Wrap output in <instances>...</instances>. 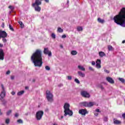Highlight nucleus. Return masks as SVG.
I'll use <instances>...</instances> for the list:
<instances>
[{"instance_id": "f257e3e1", "label": "nucleus", "mask_w": 125, "mask_h": 125, "mask_svg": "<svg viewBox=\"0 0 125 125\" xmlns=\"http://www.w3.org/2000/svg\"><path fill=\"white\" fill-rule=\"evenodd\" d=\"M32 62L35 67H41L42 66V54L40 49H37L31 57Z\"/></svg>"}, {"instance_id": "f03ea898", "label": "nucleus", "mask_w": 125, "mask_h": 125, "mask_svg": "<svg viewBox=\"0 0 125 125\" xmlns=\"http://www.w3.org/2000/svg\"><path fill=\"white\" fill-rule=\"evenodd\" d=\"M113 20L117 25L125 28V8L121 9L119 14L114 17Z\"/></svg>"}, {"instance_id": "7ed1b4c3", "label": "nucleus", "mask_w": 125, "mask_h": 125, "mask_svg": "<svg viewBox=\"0 0 125 125\" xmlns=\"http://www.w3.org/2000/svg\"><path fill=\"white\" fill-rule=\"evenodd\" d=\"M64 110V117H66L67 116H73V111L70 110V104H65L63 106Z\"/></svg>"}, {"instance_id": "20e7f679", "label": "nucleus", "mask_w": 125, "mask_h": 125, "mask_svg": "<svg viewBox=\"0 0 125 125\" xmlns=\"http://www.w3.org/2000/svg\"><path fill=\"white\" fill-rule=\"evenodd\" d=\"M94 105H95V102H83L79 103L80 107H92Z\"/></svg>"}, {"instance_id": "39448f33", "label": "nucleus", "mask_w": 125, "mask_h": 125, "mask_svg": "<svg viewBox=\"0 0 125 125\" xmlns=\"http://www.w3.org/2000/svg\"><path fill=\"white\" fill-rule=\"evenodd\" d=\"M46 97L49 102H53V95L50 91L47 90L46 91Z\"/></svg>"}, {"instance_id": "423d86ee", "label": "nucleus", "mask_w": 125, "mask_h": 125, "mask_svg": "<svg viewBox=\"0 0 125 125\" xmlns=\"http://www.w3.org/2000/svg\"><path fill=\"white\" fill-rule=\"evenodd\" d=\"M42 116H43V111H38L36 114V120H37V121H41V120H42Z\"/></svg>"}, {"instance_id": "0eeeda50", "label": "nucleus", "mask_w": 125, "mask_h": 125, "mask_svg": "<svg viewBox=\"0 0 125 125\" xmlns=\"http://www.w3.org/2000/svg\"><path fill=\"white\" fill-rule=\"evenodd\" d=\"M1 87L2 89V91L1 92L0 96V98L1 99H3L5 97V95L6 94V93L5 92V88H4V86H3V84H1Z\"/></svg>"}, {"instance_id": "6e6552de", "label": "nucleus", "mask_w": 125, "mask_h": 125, "mask_svg": "<svg viewBox=\"0 0 125 125\" xmlns=\"http://www.w3.org/2000/svg\"><path fill=\"white\" fill-rule=\"evenodd\" d=\"M43 53L46 55H48L49 57H51V56H52V53H51V51L48 49V48H44Z\"/></svg>"}, {"instance_id": "1a4fd4ad", "label": "nucleus", "mask_w": 125, "mask_h": 125, "mask_svg": "<svg viewBox=\"0 0 125 125\" xmlns=\"http://www.w3.org/2000/svg\"><path fill=\"white\" fill-rule=\"evenodd\" d=\"M82 96L84 97L85 98H89L90 97V95L87 92L85 91H82L81 93Z\"/></svg>"}, {"instance_id": "9d476101", "label": "nucleus", "mask_w": 125, "mask_h": 125, "mask_svg": "<svg viewBox=\"0 0 125 125\" xmlns=\"http://www.w3.org/2000/svg\"><path fill=\"white\" fill-rule=\"evenodd\" d=\"M4 55L3 49H0V61H3L4 60Z\"/></svg>"}, {"instance_id": "9b49d317", "label": "nucleus", "mask_w": 125, "mask_h": 125, "mask_svg": "<svg viewBox=\"0 0 125 125\" xmlns=\"http://www.w3.org/2000/svg\"><path fill=\"white\" fill-rule=\"evenodd\" d=\"M6 37H7V33L4 31L0 30V39Z\"/></svg>"}, {"instance_id": "f8f14e48", "label": "nucleus", "mask_w": 125, "mask_h": 125, "mask_svg": "<svg viewBox=\"0 0 125 125\" xmlns=\"http://www.w3.org/2000/svg\"><path fill=\"white\" fill-rule=\"evenodd\" d=\"M79 114H81V115L85 116V114H87L88 112H87V110H86V109H81L79 110Z\"/></svg>"}, {"instance_id": "ddd939ff", "label": "nucleus", "mask_w": 125, "mask_h": 125, "mask_svg": "<svg viewBox=\"0 0 125 125\" xmlns=\"http://www.w3.org/2000/svg\"><path fill=\"white\" fill-rule=\"evenodd\" d=\"M96 67L97 69H100L101 68V60L98 59L96 62Z\"/></svg>"}, {"instance_id": "4468645a", "label": "nucleus", "mask_w": 125, "mask_h": 125, "mask_svg": "<svg viewBox=\"0 0 125 125\" xmlns=\"http://www.w3.org/2000/svg\"><path fill=\"white\" fill-rule=\"evenodd\" d=\"M42 4V1H41L40 0H35V3H33L32 4V6L33 7H35V6H39V5H41Z\"/></svg>"}, {"instance_id": "2eb2a0df", "label": "nucleus", "mask_w": 125, "mask_h": 125, "mask_svg": "<svg viewBox=\"0 0 125 125\" xmlns=\"http://www.w3.org/2000/svg\"><path fill=\"white\" fill-rule=\"evenodd\" d=\"M106 80L109 83H111L113 84V83H115V81H114V80L110 77H106Z\"/></svg>"}, {"instance_id": "dca6fc26", "label": "nucleus", "mask_w": 125, "mask_h": 125, "mask_svg": "<svg viewBox=\"0 0 125 125\" xmlns=\"http://www.w3.org/2000/svg\"><path fill=\"white\" fill-rule=\"evenodd\" d=\"M78 74L79 77H81V78H84L85 77V74L82 71H78Z\"/></svg>"}, {"instance_id": "f3484780", "label": "nucleus", "mask_w": 125, "mask_h": 125, "mask_svg": "<svg viewBox=\"0 0 125 125\" xmlns=\"http://www.w3.org/2000/svg\"><path fill=\"white\" fill-rule=\"evenodd\" d=\"M78 68L79 70H80L81 71H83V72H84V71H85V68L81 65H78Z\"/></svg>"}, {"instance_id": "a211bd4d", "label": "nucleus", "mask_w": 125, "mask_h": 125, "mask_svg": "<svg viewBox=\"0 0 125 125\" xmlns=\"http://www.w3.org/2000/svg\"><path fill=\"white\" fill-rule=\"evenodd\" d=\"M99 55L100 57H104V56H106V54L104 52L101 51L99 52Z\"/></svg>"}, {"instance_id": "6ab92c4d", "label": "nucleus", "mask_w": 125, "mask_h": 125, "mask_svg": "<svg viewBox=\"0 0 125 125\" xmlns=\"http://www.w3.org/2000/svg\"><path fill=\"white\" fill-rule=\"evenodd\" d=\"M98 22H99V23H101V24H104V23H105V20L99 18H98Z\"/></svg>"}, {"instance_id": "aec40b11", "label": "nucleus", "mask_w": 125, "mask_h": 125, "mask_svg": "<svg viewBox=\"0 0 125 125\" xmlns=\"http://www.w3.org/2000/svg\"><path fill=\"white\" fill-rule=\"evenodd\" d=\"M34 8L35 11H38V12H40V11H41V10H42L41 7L39 6H36V7L34 6Z\"/></svg>"}, {"instance_id": "412c9836", "label": "nucleus", "mask_w": 125, "mask_h": 125, "mask_svg": "<svg viewBox=\"0 0 125 125\" xmlns=\"http://www.w3.org/2000/svg\"><path fill=\"white\" fill-rule=\"evenodd\" d=\"M24 92H25V91H24V90L18 92L17 93V96H21V95H23V94H24Z\"/></svg>"}, {"instance_id": "4be33fe9", "label": "nucleus", "mask_w": 125, "mask_h": 125, "mask_svg": "<svg viewBox=\"0 0 125 125\" xmlns=\"http://www.w3.org/2000/svg\"><path fill=\"white\" fill-rule=\"evenodd\" d=\"M113 121H114L113 123L114 125H120V124H121V121L119 120H117L114 119Z\"/></svg>"}, {"instance_id": "5701e85b", "label": "nucleus", "mask_w": 125, "mask_h": 125, "mask_svg": "<svg viewBox=\"0 0 125 125\" xmlns=\"http://www.w3.org/2000/svg\"><path fill=\"white\" fill-rule=\"evenodd\" d=\"M0 100L1 101V102H2V104L4 106H5L6 105V103H7V102H6V101H5L3 99H0Z\"/></svg>"}, {"instance_id": "b1692460", "label": "nucleus", "mask_w": 125, "mask_h": 125, "mask_svg": "<svg viewBox=\"0 0 125 125\" xmlns=\"http://www.w3.org/2000/svg\"><path fill=\"white\" fill-rule=\"evenodd\" d=\"M8 8L11 9V11H10V13H11V12H12V11L14 10V6L10 5L9 6Z\"/></svg>"}, {"instance_id": "393cba45", "label": "nucleus", "mask_w": 125, "mask_h": 125, "mask_svg": "<svg viewBox=\"0 0 125 125\" xmlns=\"http://www.w3.org/2000/svg\"><path fill=\"white\" fill-rule=\"evenodd\" d=\"M77 30L78 32H81L83 30V28L82 26H78Z\"/></svg>"}, {"instance_id": "a878e982", "label": "nucleus", "mask_w": 125, "mask_h": 125, "mask_svg": "<svg viewBox=\"0 0 125 125\" xmlns=\"http://www.w3.org/2000/svg\"><path fill=\"white\" fill-rule=\"evenodd\" d=\"M71 55H77L78 54V52L75 50H72L71 51Z\"/></svg>"}, {"instance_id": "bb28decb", "label": "nucleus", "mask_w": 125, "mask_h": 125, "mask_svg": "<svg viewBox=\"0 0 125 125\" xmlns=\"http://www.w3.org/2000/svg\"><path fill=\"white\" fill-rule=\"evenodd\" d=\"M118 80H119V81H120V82H121V83H125V79L119 78H118Z\"/></svg>"}, {"instance_id": "cd10ccee", "label": "nucleus", "mask_w": 125, "mask_h": 125, "mask_svg": "<svg viewBox=\"0 0 125 125\" xmlns=\"http://www.w3.org/2000/svg\"><path fill=\"white\" fill-rule=\"evenodd\" d=\"M58 32H59V33H63V29L61 27H59L58 28Z\"/></svg>"}, {"instance_id": "c85d7f7f", "label": "nucleus", "mask_w": 125, "mask_h": 125, "mask_svg": "<svg viewBox=\"0 0 125 125\" xmlns=\"http://www.w3.org/2000/svg\"><path fill=\"white\" fill-rule=\"evenodd\" d=\"M2 41L4 43H6L7 42V40L5 38H2Z\"/></svg>"}, {"instance_id": "c756f323", "label": "nucleus", "mask_w": 125, "mask_h": 125, "mask_svg": "<svg viewBox=\"0 0 125 125\" xmlns=\"http://www.w3.org/2000/svg\"><path fill=\"white\" fill-rule=\"evenodd\" d=\"M108 50H109V51H111L113 50V47L111 45H108Z\"/></svg>"}, {"instance_id": "7c9ffc66", "label": "nucleus", "mask_w": 125, "mask_h": 125, "mask_svg": "<svg viewBox=\"0 0 125 125\" xmlns=\"http://www.w3.org/2000/svg\"><path fill=\"white\" fill-rule=\"evenodd\" d=\"M11 113H12V110H9L7 112L6 115L9 116V115H10Z\"/></svg>"}, {"instance_id": "2f4dec72", "label": "nucleus", "mask_w": 125, "mask_h": 125, "mask_svg": "<svg viewBox=\"0 0 125 125\" xmlns=\"http://www.w3.org/2000/svg\"><path fill=\"white\" fill-rule=\"evenodd\" d=\"M98 87H99L100 89H102V90H103V89H104V87H103V86L101 84H98Z\"/></svg>"}, {"instance_id": "473e14b6", "label": "nucleus", "mask_w": 125, "mask_h": 125, "mask_svg": "<svg viewBox=\"0 0 125 125\" xmlns=\"http://www.w3.org/2000/svg\"><path fill=\"white\" fill-rule=\"evenodd\" d=\"M9 28L11 31H12V32L14 31V29H13V27H12V26L11 24L9 25Z\"/></svg>"}, {"instance_id": "72a5a7b5", "label": "nucleus", "mask_w": 125, "mask_h": 125, "mask_svg": "<svg viewBox=\"0 0 125 125\" xmlns=\"http://www.w3.org/2000/svg\"><path fill=\"white\" fill-rule=\"evenodd\" d=\"M51 37L52 39H55L56 38V35L54 33H52Z\"/></svg>"}, {"instance_id": "f704fd0d", "label": "nucleus", "mask_w": 125, "mask_h": 125, "mask_svg": "<svg viewBox=\"0 0 125 125\" xmlns=\"http://www.w3.org/2000/svg\"><path fill=\"white\" fill-rule=\"evenodd\" d=\"M74 82L75 83H78V84H80V80H79V79H77V78H75L74 79Z\"/></svg>"}, {"instance_id": "c9c22d12", "label": "nucleus", "mask_w": 125, "mask_h": 125, "mask_svg": "<svg viewBox=\"0 0 125 125\" xmlns=\"http://www.w3.org/2000/svg\"><path fill=\"white\" fill-rule=\"evenodd\" d=\"M10 122V120L9 118L6 119L5 120V123L7 124V125H8Z\"/></svg>"}, {"instance_id": "e433bc0d", "label": "nucleus", "mask_w": 125, "mask_h": 125, "mask_svg": "<svg viewBox=\"0 0 125 125\" xmlns=\"http://www.w3.org/2000/svg\"><path fill=\"white\" fill-rule=\"evenodd\" d=\"M104 122H108V117L105 116L104 118Z\"/></svg>"}, {"instance_id": "4c0bfd02", "label": "nucleus", "mask_w": 125, "mask_h": 125, "mask_svg": "<svg viewBox=\"0 0 125 125\" xmlns=\"http://www.w3.org/2000/svg\"><path fill=\"white\" fill-rule=\"evenodd\" d=\"M45 70H46V71H49L50 70V67H49V66H46L45 67Z\"/></svg>"}, {"instance_id": "58836bf2", "label": "nucleus", "mask_w": 125, "mask_h": 125, "mask_svg": "<svg viewBox=\"0 0 125 125\" xmlns=\"http://www.w3.org/2000/svg\"><path fill=\"white\" fill-rule=\"evenodd\" d=\"M19 124H23V121L21 119H19L17 121Z\"/></svg>"}, {"instance_id": "ea45409f", "label": "nucleus", "mask_w": 125, "mask_h": 125, "mask_svg": "<svg viewBox=\"0 0 125 125\" xmlns=\"http://www.w3.org/2000/svg\"><path fill=\"white\" fill-rule=\"evenodd\" d=\"M67 80H68V81H71L72 80V76H67Z\"/></svg>"}, {"instance_id": "a19ab883", "label": "nucleus", "mask_w": 125, "mask_h": 125, "mask_svg": "<svg viewBox=\"0 0 125 125\" xmlns=\"http://www.w3.org/2000/svg\"><path fill=\"white\" fill-rule=\"evenodd\" d=\"M104 72H105V73H106V74H109V73H110V71L107 69H104Z\"/></svg>"}, {"instance_id": "79ce46f5", "label": "nucleus", "mask_w": 125, "mask_h": 125, "mask_svg": "<svg viewBox=\"0 0 125 125\" xmlns=\"http://www.w3.org/2000/svg\"><path fill=\"white\" fill-rule=\"evenodd\" d=\"M89 70H90V71H94V69L91 66L89 67Z\"/></svg>"}, {"instance_id": "37998d69", "label": "nucleus", "mask_w": 125, "mask_h": 125, "mask_svg": "<svg viewBox=\"0 0 125 125\" xmlns=\"http://www.w3.org/2000/svg\"><path fill=\"white\" fill-rule=\"evenodd\" d=\"M95 112L97 113H100V110L99 109H96Z\"/></svg>"}, {"instance_id": "c03bdc74", "label": "nucleus", "mask_w": 125, "mask_h": 125, "mask_svg": "<svg viewBox=\"0 0 125 125\" xmlns=\"http://www.w3.org/2000/svg\"><path fill=\"white\" fill-rule=\"evenodd\" d=\"M91 64H92V66H95V62L92 61L91 62Z\"/></svg>"}, {"instance_id": "a18cd8bd", "label": "nucleus", "mask_w": 125, "mask_h": 125, "mask_svg": "<svg viewBox=\"0 0 125 125\" xmlns=\"http://www.w3.org/2000/svg\"><path fill=\"white\" fill-rule=\"evenodd\" d=\"M63 118H64V116H62L61 117H59V120L61 121V120H62V119H63Z\"/></svg>"}, {"instance_id": "49530a36", "label": "nucleus", "mask_w": 125, "mask_h": 125, "mask_svg": "<svg viewBox=\"0 0 125 125\" xmlns=\"http://www.w3.org/2000/svg\"><path fill=\"white\" fill-rule=\"evenodd\" d=\"M66 37L67 36L65 35H63L62 36V39H65V38H66Z\"/></svg>"}, {"instance_id": "de8ad7c7", "label": "nucleus", "mask_w": 125, "mask_h": 125, "mask_svg": "<svg viewBox=\"0 0 125 125\" xmlns=\"http://www.w3.org/2000/svg\"><path fill=\"white\" fill-rule=\"evenodd\" d=\"M94 115L96 116V117H97L98 116V113L96 112V111L94 112Z\"/></svg>"}, {"instance_id": "09e8293b", "label": "nucleus", "mask_w": 125, "mask_h": 125, "mask_svg": "<svg viewBox=\"0 0 125 125\" xmlns=\"http://www.w3.org/2000/svg\"><path fill=\"white\" fill-rule=\"evenodd\" d=\"M6 75H9V74H10V71L9 70H8L6 73Z\"/></svg>"}, {"instance_id": "8fccbe9b", "label": "nucleus", "mask_w": 125, "mask_h": 125, "mask_svg": "<svg viewBox=\"0 0 125 125\" xmlns=\"http://www.w3.org/2000/svg\"><path fill=\"white\" fill-rule=\"evenodd\" d=\"M122 117L123 119H125V113L122 114Z\"/></svg>"}, {"instance_id": "3c124183", "label": "nucleus", "mask_w": 125, "mask_h": 125, "mask_svg": "<svg viewBox=\"0 0 125 125\" xmlns=\"http://www.w3.org/2000/svg\"><path fill=\"white\" fill-rule=\"evenodd\" d=\"M18 116H19V114H18V113H16V114H15V117L16 118H17V117H18Z\"/></svg>"}, {"instance_id": "603ef678", "label": "nucleus", "mask_w": 125, "mask_h": 125, "mask_svg": "<svg viewBox=\"0 0 125 125\" xmlns=\"http://www.w3.org/2000/svg\"><path fill=\"white\" fill-rule=\"evenodd\" d=\"M19 24H20V25H22L23 24V22H22V21H19Z\"/></svg>"}, {"instance_id": "864d4df0", "label": "nucleus", "mask_w": 125, "mask_h": 125, "mask_svg": "<svg viewBox=\"0 0 125 125\" xmlns=\"http://www.w3.org/2000/svg\"><path fill=\"white\" fill-rule=\"evenodd\" d=\"M58 86H59V87H61V86H63V84H60L58 85Z\"/></svg>"}, {"instance_id": "5fc2aeb1", "label": "nucleus", "mask_w": 125, "mask_h": 125, "mask_svg": "<svg viewBox=\"0 0 125 125\" xmlns=\"http://www.w3.org/2000/svg\"><path fill=\"white\" fill-rule=\"evenodd\" d=\"M14 76H11V80H14Z\"/></svg>"}, {"instance_id": "6e6d98bb", "label": "nucleus", "mask_w": 125, "mask_h": 125, "mask_svg": "<svg viewBox=\"0 0 125 125\" xmlns=\"http://www.w3.org/2000/svg\"><path fill=\"white\" fill-rule=\"evenodd\" d=\"M2 28H4V23L3 22L1 25Z\"/></svg>"}, {"instance_id": "4d7b16f0", "label": "nucleus", "mask_w": 125, "mask_h": 125, "mask_svg": "<svg viewBox=\"0 0 125 125\" xmlns=\"http://www.w3.org/2000/svg\"><path fill=\"white\" fill-rule=\"evenodd\" d=\"M11 94H12V95H14L15 94V92H14V91L12 92H11Z\"/></svg>"}, {"instance_id": "13d9d810", "label": "nucleus", "mask_w": 125, "mask_h": 125, "mask_svg": "<svg viewBox=\"0 0 125 125\" xmlns=\"http://www.w3.org/2000/svg\"><path fill=\"white\" fill-rule=\"evenodd\" d=\"M3 46V44L0 43V47H2Z\"/></svg>"}, {"instance_id": "bf43d9fd", "label": "nucleus", "mask_w": 125, "mask_h": 125, "mask_svg": "<svg viewBox=\"0 0 125 125\" xmlns=\"http://www.w3.org/2000/svg\"><path fill=\"white\" fill-rule=\"evenodd\" d=\"M45 2L48 3L49 2V0H44Z\"/></svg>"}, {"instance_id": "052dcab7", "label": "nucleus", "mask_w": 125, "mask_h": 125, "mask_svg": "<svg viewBox=\"0 0 125 125\" xmlns=\"http://www.w3.org/2000/svg\"><path fill=\"white\" fill-rule=\"evenodd\" d=\"M24 25L22 24V25H21V28H23Z\"/></svg>"}, {"instance_id": "680f3d73", "label": "nucleus", "mask_w": 125, "mask_h": 125, "mask_svg": "<svg viewBox=\"0 0 125 125\" xmlns=\"http://www.w3.org/2000/svg\"><path fill=\"white\" fill-rule=\"evenodd\" d=\"M122 43H125V40H124V41L122 42Z\"/></svg>"}, {"instance_id": "e2e57ef3", "label": "nucleus", "mask_w": 125, "mask_h": 125, "mask_svg": "<svg viewBox=\"0 0 125 125\" xmlns=\"http://www.w3.org/2000/svg\"><path fill=\"white\" fill-rule=\"evenodd\" d=\"M29 89V87H25V89Z\"/></svg>"}, {"instance_id": "0e129e2a", "label": "nucleus", "mask_w": 125, "mask_h": 125, "mask_svg": "<svg viewBox=\"0 0 125 125\" xmlns=\"http://www.w3.org/2000/svg\"><path fill=\"white\" fill-rule=\"evenodd\" d=\"M61 47L62 48H63V46H62V45H61Z\"/></svg>"}, {"instance_id": "69168bd1", "label": "nucleus", "mask_w": 125, "mask_h": 125, "mask_svg": "<svg viewBox=\"0 0 125 125\" xmlns=\"http://www.w3.org/2000/svg\"><path fill=\"white\" fill-rule=\"evenodd\" d=\"M67 4L69 3V0H67Z\"/></svg>"}, {"instance_id": "338daca9", "label": "nucleus", "mask_w": 125, "mask_h": 125, "mask_svg": "<svg viewBox=\"0 0 125 125\" xmlns=\"http://www.w3.org/2000/svg\"><path fill=\"white\" fill-rule=\"evenodd\" d=\"M41 1V2H42V0H40Z\"/></svg>"}, {"instance_id": "774afa93", "label": "nucleus", "mask_w": 125, "mask_h": 125, "mask_svg": "<svg viewBox=\"0 0 125 125\" xmlns=\"http://www.w3.org/2000/svg\"><path fill=\"white\" fill-rule=\"evenodd\" d=\"M2 125H4V124H3Z\"/></svg>"}]
</instances>
